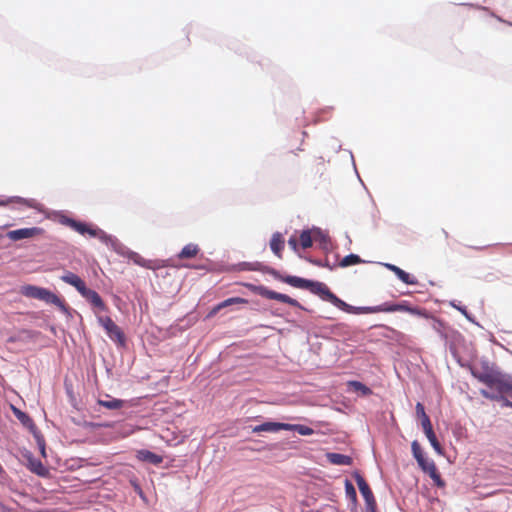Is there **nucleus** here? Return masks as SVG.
Masks as SVG:
<instances>
[{"mask_svg":"<svg viewBox=\"0 0 512 512\" xmlns=\"http://www.w3.org/2000/svg\"><path fill=\"white\" fill-rule=\"evenodd\" d=\"M282 281L296 288L308 289L312 293L320 296L323 300L330 302L335 307L347 313H378V312H407L413 315H425L420 309L410 307L405 302L397 304L383 303L374 307H353L339 297H337L326 284L317 281H311L297 276H286Z\"/></svg>","mask_w":512,"mask_h":512,"instance_id":"f257e3e1","label":"nucleus"},{"mask_svg":"<svg viewBox=\"0 0 512 512\" xmlns=\"http://www.w3.org/2000/svg\"><path fill=\"white\" fill-rule=\"evenodd\" d=\"M286 431H296L302 436H309L314 433V430L308 426L301 424H288L286 423Z\"/></svg>","mask_w":512,"mask_h":512,"instance_id":"6ab92c4d","label":"nucleus"},{"mask_svg":"<svg viewBox=\"0 0 512 512\" xmlns=\"http://www.w3.org/2000/svg\"><path fill=\"white\" fill-rule=\"evenodd\" d=\"M99 323L105 329L111 340L123 346L125 344V336L121 328L108 316L99 317Z\"/></svg>","mask_w":512,"mask_h":512,"instance_id":"0eeeda50","label":"nucleus"},{"mask_svg":"<svg viewBox=\"0 0 512 512\" xmlns=\"http://www.w3.org/2000/svg\"><path fill=\"white\" fill-rule=\"evenodd\" d=\"M328 459L335 465H350L352 463L351 457L340 453H330Z\"/></svg>","mask_w":512,"mask_h":512,"instance_id":"a211bd4d","label":"nucleus"},{"mask_svg":"<svg viewBox=\"0 0 512 512\" xmlns=\"http://www.w3.org/2000/svg\"><path fill=\"white\" fill-rule=\"evenodd\" d=\"M247 303H248V300L244 299V298H241V297L228 298V299L222 301L221 303H219L214 308L213 312H217L220 309L225 308V307L230 306V305H233V304H247Z\"/></svg>","mask_w":512,"mask_h":512,"instance_id":"aec40b11","label":"nucleus"},{"mask_svg":"<svg viewBox=\"0 0 512 512\" xmlns=\"http://www.w3.org/2000/svg\"><path fill=\"white\" fill-rule=\"evenodd\" d=\"M12 411H13V414L15 415V417L20 421V423L28 428L31 432H35L36 431V425L34 423V421L32 420V418L26 414L25 412L21 411L20 409L12 406Z\"/></svg>","mask_w":512,"mask_h":512,"instance_id":"4468645a","label":"nucleus"},{"mask_svg":"<svg viewBox=\"0 0 512 512\" xmlns=\"http://www.w3.org/2000/svg\"><path fill=\"white\" fill-rule=\"evenodd\" d=\"M428 468H429L428 475L434 481L435 485L438 487H443L445 484H444V481L441 479V476L438 472L436 465H430V467H428Z\"/></svg>","mask_w":512,"mask_h":512,"instance_id":"b1692460","label":"nucleus"},{"mask_svg":"<svg viewBox=\"0 0 512 512\" xmlns=\"http://www.w3.org/2000/svg\"><path fill=\"white\" fill-rule=\"evenodd\" d=\"M11 202L14 201L16 203H19L25 207H29V208H37V201L34 200V199H25V198H21V197H16L12 200H10Z\"/></svg>","mask_w":512,"mask_h":512,"instance_id":"cd10ccee","label":"nucleus"},{"mask_svg":"<svg viewBox=\"0 0 512 512\" xmlns=\"http://www.w3.org/2000/svg\"><path fill=\"white\" fill-rule=\"evenodd\" d=\"M354 479L358 485L359 491L362 494L365 503H366V511H375L377 510V503L374 498L373 492L371 491L368 483L362 477V475L358 472L354 473Z\"/></svg>","mask_w":512,"mask_h":512,"instance_id":"423d86ee","label":"nucleus"},{"mask_svg":"<svg viewBox=\"0 0 512 512\" xmlns=\"http://www.w3.org/2000/svg\"><path fill=\"white\" fill-rule=\"evenodd\" d=\"M401 270L402 269L397 266L393 273L397 276Z\"/></svg>","mask_w":512,"mask_h":512,"instance_id":"e433bc0d","label":"nucleus"},{"mask_svg":"<svg viewBox=\"0 0 512 512\" xmlns=\"http://www.w3.org/2000/svg\"><path fill=\"white\" fill-rule=\"evenodd\" d=\"M349 386L356 392H360L362 395L372 394V390L359 381H350Z\"/></svg>","mask_w":512,"mask_h":512,"instance_id":"4be33fe9","label":"nucleus"},{"mask_svg":"<svg viewBox=\"0 0 512 512\" xmlns=\"http://www.w3.org/2000/svg\"><path fill=\"white\" fill-rule=\"evenodd\" d=\"M397 277L405 284L415 285L418 283L417 279L414 276H411L409 273L401 270Z\"/></svg>","mask_w":512,"mask_h":512,"instance_id":"bb28decb","label":"nucleus"},{"mask_svg":"<svg viewBox=\"0 0 512 512\" xmlns=\"http://www.w3.org/2000/svg\"><path fill=\"white\" fill-rule=\"evenodd\" d=\"M80 294L87 300L89 301L94 307H97L101 310H105L106 309V305L104 303V301L102 300V298L100 297V295L92 290V289H89L87 288L86 286L84 287V290H82L80 292Z\"/></svg>","mask_w":512,"mask_h":512,"instance_id":"9d476101","label":"nucleus"},{"mask_svg":"<svg viewBox=\"0 0 512 512\" xmlns=\"http://www.w3.org/2000/svg\"><path fill=\"white\" fill-rule=\"evenodd\" d=\"M366 512H377V510H375V511H366Z\"/></svg>","mask_w":512,"mask_h":512,"instance_id":"58836bf2","label":"nucleus"},{"mask_svg":"<svg viewBox=\"0 0 512 512\" xmlns=\"http://www.w3.org/2000/svg\"><path fill=\"white\" fill-rule=\"evenodd\" d=\"M419 464V466L422 468V470L424 472H426L427 474L429 473V468L430 465H435V463L433 461H427L424 457H422V461L421 462H417Z\"/></svg>","mask_w":512,"mask_h":512,"instance_id":"473e14b6","label":"nucleus"},{"mask_svg":"<svg viewBox=\"0 0 512 512\" xmlns=\"http://www.w3.org/2000/svg\"><path fill=\"white\" fill-rule=\"evenodd\" d=\"M288 245L291 247V249L293 251H295V252L298 251V242L294 235L289 238Z\"/></svg>","mask_w":512,"mask_h":512,"instance_id":"72a5a7b5","label":"nucleus"},{"mask_svg":"<svg viewBox=\"0 0 512 512\" xmlns=\"http://www.w3.org/2000/svg\"><path fill=\"white\" fill-rule=\"evenodd\" d=\"M245 286L247 288H249L251 291H253V292H255V293H257V294H259L262 297H265L267 299L277 300V301L289 304V305L294 306V307L302 308V306L300 305V303L296 299H293V298H291L290 296H288L286 294H282V293H279V292H276V291L269 290L268 288H266L264 286H256V285H253V284H245Z\"/></svg>","mask_w":512,"mask_h":512,"instance_id":"20e7f679","label":"nucleus"},{"mask_svg":"<svg viewBox=\"0 0 512 512\" xmlns=\"http://www.w3.org/2000/svg\"><path fill=\"white\" fill-rule=\"evenodd\" d=\"M299 240L303 249L310 248L313 244L311 232L309 230L302 231Z\"/></svg>","mask_w":512,"mask_h":512,"instance_id":"393cba45","label":"nucleus"},{"mask_svg":"<svg viewBox=\"0 0 512 512\" xmlns=\"http://www.w3.org/2000/svg\"><path fill=\"white\" fill-rule=\"evenodd\" d=\"M124 255L129 260H131L134 264L144 267L146 269L158 270L163 267H166V264L164 261L147 260V259H144L139 253L131 251V250L127 251Z\"/></svg>","mask_w":512,"mask_h":512,"instance_id":"6e6552de","label":"nucleus"},{"mask_svg":"<svg viewBox=\"0 0 512 512\" xmlns=\"http://www.w3.org/2000/svg\"><path fill=\"white\" fill-rule=\"evenodd\" d=\"M28 468L38 476L46 477L49 475V470L43 465V463L32 456L28 457Z\"/></svg>","mask_w":512,"mask_h":512,"instance_id":"dca6fc26","label":"nucleus"},{"mask_svg":"<svg viewBox=\"0 0 512 512\" xmlns=\"http://www.w3.org/2000/svg\"><path fill=\"white\" fill-rule=\"evenodd\" d=\"M136 457L139 461L148 462L154 465H159L163 462L162 456L146 449L138 450Z\"/></svg>","mask_w":512,"mask_h":512,"instance_id":"ddd939ff","label":"nucleus"},{"mask_svg":"<svg viewBox=\"0 0 512 512\" xmlns=\"http://www.w3.org/2000/svg\"><path fill=\"white\" fill-rule=\"evenodd\" d=\"M200 251L198 245L189 243L183 247V249L178 254L179 259H190L194 258L198 252Z\"/></svg>","mask_w":512,"mask_h":512,"instance_id":"f3484780","label":"nucleus"},{"mask_svg":"<svg viewBox=\"0 0 512 512\" xmlns=\"http://www.w3.org/2000/svg\"><path fill=\"white\" fill-rule=\"evenodd\" d=\"M60 279L73 286L79 293L84 290V287L86 286L85 282L76 274L70 272V271H67L65 272L61 277Z\"/></svg>","mask_w":512,"mask_h":512,"instance_id":"f8f14e48","label":"nucleus"},{"mask_svg":"<svg viewBox=\"0 0 512 512\" xmlns=\"http://www.w3.org/2000/svg\"><path fill=\"white\" fill-rule=\"evenodd\" d=\"M98 403L107 409L116 410V409H120L123 406L124 402L120 399H111V400H99Z\"/></svg>","mask_w":512,"mask_h":512,"instance_id":"5701e85b","label":"nucleus"},{"mask_svg":"<svg viewBox=\"0 0 512 512\" xmlns=\"http://www.w3.org/2000/svg\"><path fill=\"white\" fill-rule=\"evenodd\" d=\"M280 430H286V423L279 422H265L263 424L257 425L252 428L253 433H261V432H278Z\"/></svg>","mask_w":512,"mask_h":512,"instance_id":"9b49d317","label":"nucleus"},{"mask_svg":"<svg viewBox=\"0 0 512 512\" xmlns=\"http://www.w3.org/2000/svg\"><path fill=\"white\" fill-rule=\"evenodd\" d=\"M427 439L429 440L431 446L433 447V449L440 455L443 454V448L441 446V444L439 443L434 431L432 432H429V433H426L425 434Z\"/></svg>","mask_w":512,"mask_h":512,"instance_id":"a878e982","label":"nucleus"},{"mask_svg":"<svg viewBox=\"0 0 512 512\" xmlns=\"http://www.w3.org/2000/svg\"><path fill=\"white\" fill-rule=\"evenodd\" d=\"M21 294L28 298L38 299L48 304L57 306L60 310L66 311L67 305L61 297L50 290L34 285H26L21 288Z\"/></svg>","mask_w":512,"mask_h":512,"instance_id":"7ed1b4c3","label":"nucleus"},{"mask_svg":"<svg viewBox=\"0 0 512 512\" xmlns=\"http://www.w3.org/2000/svg\"><path fill=\"white\" fill-rule=\"evenodd\" d=\"M386 267H387L390 271L394 272V270H395V268H396L397 266H396V265H393V264H386Z\"/></svg>","mask_w":512,"mask_h":512,"instance_id":"f704fd0d","label":"nucleus"},{"mask_svg":"<svg viewBox=\"0 0 512 512\" xmlns=\"http://www.w3.org/2000/svg\"><path fill=\"white\" fill-rule=\"evenodd\" d=\"M411 449H412L413 456L417 460V462H421L422 457H424V455H423V451L421 449L420 444L416 440L412 442Z\"/></svg>","mask_w":512,"mask_h":512,"instance_id":"c85d7f7f","label":"nucleus"},{"mask_svg":"<svg viewBox=\"0 0 512 512\" xmlns=\"http://www.w3.org/2000/svg\"><path fill=\"white\" fill-rule=\"evenodd\" d=\"M421 425L425 434L433 431V427L429 417H425V419H422Z\"/></svg>","mask_w":512,"mask_h":512,"instance_id":"2f4dec72","label":"nucleus"},{"mask_svg":"<svg viewBox=\"0 0 512 512\" xmlns=\"http://www.w3.org/2000/svg\"><path fill=\"white\" fill-rule=\"evenodd\" d=\"M345 491L348 498H350L354 503L357 501V494L353 484L349 481H345Z\"/></svg>","mask_w":512,"mask_h":512,"instance_id":"c756f323","label":"nucleus"},{"mask_svg":"<svg viewBox=\"0 0 512 512\" xmlns=\"http://www.w3.org/2000/svg\"><path fill=\"white\" fill-rule=\"evenodd\" d=\"M44 230L40 227L21 228L7 232V237L12 241L34 238L42 235Z\"/></svg>","mask_w":512,"mask_h":512,"instance_id":"1a4fd4ad","label":"nucleus"},{"mask_svg":"<svg viewBox=\"0 0 512 512\" xmlns=\"http://www.w3.org/2000/svg\"><path fill=\"white\" fill-rule=\"evenodd\" d=\"M416 414L421 421L425 419V417H429L425 412L423 404L420 402L416 404Z\"/></svg>","mask_w":512,"mask_h":512,"instance_id":"7c9ffc66","label":"nucleus"},{"mask_svg":"<svg viewBox=\"0 0 512 512\" xmlns=\"http://www.w3.org/2000/svg\"><path fill=\"white\" fill-rule=\"evenodd\" d=\"M133 485H134L135 489H136V490H138L140 494H142V493H141V489H140V487L138 486V484H133Z\"/></svg>","mask_w":512,"mask_h":512,"instance_id":"4c0bfd02","label":"nucleus"},{"mask_svg":"<svg viewBox=\"0 0 512 512\" xmlns=\"http://www.w3.org/2000/svg\"><path fill=\"white\" fill-rule=\"evenodd\" d=\"M62 223L67 225L68 227H70L71 229H73L74 231L78 232L81 235H89L90 237H95V238H100V239H104L107 237L105 232H103L101 229L94 228L93 226H91L87 223L76 221L72 218L65 217L62 220Z\"/></svg>","mask_w":512,"mask_h":512,"instance_id":"39448f33","label":"nucleus"},{"mask_svg":"<svg viewBox=\"0 0 512 512\" xmlns=\"http://www.w3.org/2000/svg\"><path fill=\"white\" fill-rule=\"evenodd\" d=\"M40 451H41L42 455L45 456V446H44V443L41 444Z\"/></svg>","mask_w":512,"mask_h":512,"instance_id":"c9c22d12","label":"nucleus"},{"mask_svg":"<svg viewBox=\"0 0 512 512\" xmlns=\"http://www.w3.org/2000/svg\"><path fill=\"white\" fill-rule=\"evenodd\" d=\"M364 260H362L358 255L356 254H349L345 256L339 263L341 267H348L351 265H356L363 263Z\"/></svg>","mask_w":512,"mask_h":512,"instance_id":"412c9836","label":"nucleus"},{"mask_svg":"<svg viewBox=\"0 0 512 512\" xmlns=\"http://www.w3.org/2000/svg\"><path fill=\"white\" fill-rule=\"evenodd\" d=\"M284 246L285 241L283 235L279 232L274 233L270 240V248L278 258H282V251Z\"/></svg>","mask_w":512,"mask_h":512,"instance_id":"2eb2a0df","label":"nucleus"},{"mask_svg":"<svg viewBox=\"0 0 512 512\" xmlns=\"http://www.w3.org/2000/svg\"><path fill=\"white\" fill-rule=\"evenodd\" d=\"M472 375L487 389H481L480 394L487 399L500 401L501 406L512 408V376L495 371H472Z\"/></svg>","mask_w":512,"mask_h":512,"instance_id":"f03ea898","label":"nucleus"}]
</instances>
